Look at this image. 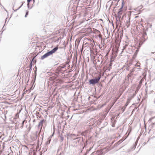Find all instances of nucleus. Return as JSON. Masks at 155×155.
I'll use <instances>...</instances> for the list:
<instances>
[{"mask_svg": "<svg viewBox=\"0 0 155 155\" xmlns=\"http://www.w3.org/2000/svg\"><path fill=\"white\" fill-rule=\"evenodd\" d=\"M39 114V112H38V113H37V114Z\"/></svg>", "mask_w": 155, "mask_h": 155, "instance_id": "obj_49", "label": "nucleus"}, {"mask_svg": "<svg viewBox=\"0 0 155 155\" xmlns=\"http://www.w3.org/2000/svg\"><path fill=\"white\" fill-rule=\"evenodd\" d=\"M51 140V138L50 137H49L47 141L46 142V143H45L47 145H48V144H49L50 143Z\"/></svg>", "mask_w": 155, "mask_h": 155, "instance_id": "obj_14", "label": "nucleus"}, {"mask_svg": "<svg viewBox=\"0 0 155 155\" xmlns=\"http://www.w3.org/2000/svg\"><path fill=\"white\" fill-rule=\"evenodd\" d=\"M135 95V94H133V96H134Z\"/></svg>", "mask_w": 155, "mask_h": 155, "instance_id": "obj_39", "label": "nucleus"}, {"mask_svg": "<svg viewBox=\"0 0 155 155\" xmlns=\"http://www.w3.org/2000/svg\"><path fill=\"white\" fill-rule=\"evenodd\" d=\"M66 63H67V64H68L69 63H68V62H67Z\"/></svg>", "mask_w": 155, "mask_h": 155, "instance_id": "obj_42", "label": "nucleus"}, {"mask_svg": "<svg viewBox=\"0 0 155 155\" xmlns=\"http://www.w3.org/2000/svg\"><path fill=\"white\" fill-rule=\"evenodd\" d=\"M36 57V56H35L34 57H33L32 59L30 60V63H31L32 64V62L33 61H34V59Z\"/></svg>", "mask_w": 155, "mask_h": 155, "instance_id": "obj_18", "label": "nucleus"}, {"mask_svg": "<svg viewBox=\"0 0 155 155\" xmlns=\"http://www.w3.org/2000/svg\"><path fill=\"white\" fill-rule=\"evenodd\" d=\"M60 138H61V142H62L64 139V137L63 136L61 135Z\"/></svg>", "mask_w": 155, "mask_h": 155, "instance_id": "obj_22", "label": "nucleus"}, {"mask_svg": "<svg viewBox=\"0 0 155 155\" xmlns=\"http://www.w3.org/2000/svg\"><path fill=\"white\" fill-rule=\"evenodd\" d=\"M45 120L44 119H42L39 123L38 125V127H39L41 126V129L42 127L43 126V124L45 122Z\"/></svg>", "mask_w": 155, "mask_h": 155, "instance_id": "obj_5", "label": "nucleus"}, {"mask_svg": "<svg viewBox=\"0 0 155 155\" xmlns=\"http://www.w3.org/2000/svg\"><path fill=\"white\" fill-rule=\"evenodd\" d=\"M122 8H120L119 9V11L117 12V15H118V18H120V16L122 14Z\"/></svg>", "mask_w": 155, "mask_h": 155, "instance_id": "obj_6", "label": "nucleus"}, {"mask_svg": "<svg viewBox=\"0 0 155 155\" xmlns=\"http://www.w3.org/2000/svg\"><path fill=\"white\" fill-rule=\"evenodd\" d=\"M38 131H36V133H35V136H36V138H37L38 137Z\"/></svg>", "mask_w": 155, "mask_h": 155, "instance_id": "obj_29", "label": "nucleus"}, {"mask_svg": "<svg viewBox=\"0 0 155 155\" xmlns=\"http://www.w3.org/2000/svg\"><path fill=\"white\" fill-rule=\"evenodd\" d=\"M124 1L123 0H122V4H121V8H123L124 6Z\"/></svg>", "mask_w": 155, "mask_h": 155, "instance_id": "obj_20", "label": "nucleus"}, {"mask_svg": "<svg viewBox=\"0 0 155 155\" xmlns=\"http://www.w3.org/2000/svg\"><path fill=\"white\" fill-rule=\"evenodd\" d=\"M101 78V76H99L98 77H96L94 78L89 80V84L92 85V86L94 85L95 84L99 82Z\"/></svg>", "mask_w": 155, "mask_h": 155, "instance_id": "obj_2", "label": "nucleus"}, {"mask_svg": "<svg viewBox=\"0 0 155 155\" xmlns=\"http://www.w3.org/2000/svg\"><path fill=\"white\" fill-rule=\"evenodd\" d=\"M32 0H27V1H28V2H30Z\"/></svg>", "mask_w": 155, "mask_h": 155, "instance_id": "obj_37", "label": "nucleus"}, {"mask_svg": "<svg viewBox=\"0 0 155 155\" xmlns=\"http://www.w3.org/2000/svg\"><path fill=\"white\" fill-rule=\"evenodd\" d=\"M123 17H124V15H123V17H122V18H121L122 19V18H123Z\"/></svg>", "mask_w": 155, "mask_h": 155, "instance_id": "obj_44", "label": "nucleus"}, {"mask_svg": "<svg viewBox=\"0 0 155 155\" xmlns=\"http://www.w3.org/2000/svg\"><path fill=\"white\" fill-rule=\"evenodd\" d=\"M136 145L134 144L133 145V146L130 149H128L127 150V152H129L130 151H133V150H134L135 149L136 147Z\"/></svg>", "mask_w": 155, "mask_h": 155, "instance_id": "obj_8", "label": "nucleus"}, {"mask_svg": "<svg viewBox=\"0 0 155 155\" xmlns=\"http://www.w3.org/2000/svg\"><path fill=\"white\" fill-rule=\"evenodd\" d=\"M84 148V147H83L82 148V149H83Z\"/></svg>", "mask_w": 155, "mask_h": 155, "instance_id": "obj_52", "label": "nucleus"}, {"mask_svg": "<svg viewBox=\"0 0 155 155\" xmlns=\"http://www.w3.org/2000/svg\"><path fill=\"white\" fill-rule=\"evenodd\" d=\"M23 5V4H22L19 7H18L17 9H15V10L14 9V5L12 9L14 10V12H16L17 10L19 9L21 7V6H22Z\"/></svg>", "mask_w": 155, "mask_h": 155, "instance_id": "obj_15", "label": "nucleus"}, {"mask_svg": "<svg viewBox=\"0 0 155 155\" xmlns=\"http://www.w3.org/2000/svg\"><path fill=\"white\" fill-rule=\"evenodd\" d=\"M34 82L33 83L34 84L35 81L36 76H37V71H34Z\"/></svg>", "mask_w": 155, "mask_h": 155, "instance_id": "obj_13", "label": "nucleus"}, {"mask_svg": "<svg viewBox=\"0 0 155 155\" xmlns=\"http://www.w3.org/2000/svg\"><path fill=\"white\" fill-rule=\"evenodd\" d=\"M147 33L145 31H144L143 32V38H144V41H145L146 40V39H145L146 36H147Z\"/></svg>", "mask_w": 155, "mask_h": 155, "instance_id": "obj_12", "label": "nucleus"}, {"mask_svg": "<svg viewBox=\"0 0 155 155\" xmlns=\"http://www.w3.org/2000/svg\"><path fill=\"white\" fill-rule=\"evenodd\" d=\"M98 37L99 38H101V39H102V36L101 34H99L98 35Z\"/></svg>", "mask_w": 155, "mask_h": 155, "instance_id": "obj_26", "label": "nucleus"}, {"mask_svg": "<svg viewBox=\"0 0 155 155\" xmlns=\"http://www.w3.org/2000/svg\"><path fill=\"white\" fill-rule=\"evenodd\" d=\"M139 137H138V138H137V140H136V141L135 142V143H134V144L136 145H137V143H138V140L139 139Z\"/></svg>", "mask_w": 155, "mask_h": 155, "instance_id": "obj_24", "label": "nucleus"}, {"mask_svg": "<svg viewBox=\"0 0 155 155\" xmlns=\"http://www.w3.org/2000/svg\"><path fill=\"white\" fill-rule=\"evenodd\" d=\"M3 28H4V27H3V28H2V29H3Z\"/></svg>", "mask_w": 155, "mask_h": 155, "instance_id": "obj_51", "label": "nucleus"}, {"mask_svg": "<svg viewBox=\"0 0 155 155\" xmlns=\"http://www.w3.org/2000/svg\"><path fill=\"white\" fill-rule=\"evenodd\" d=\"M39 114V112H38V113H37V114Z\"/></svg>", "mask_w": 155, "mask_h": 155, "instance_id": "obj_48", "label": "nucleus"}, {"mask_svg": "<svg viewBox=\"0 0 155 155\" xmlns=\"http://www.w3.org/2000/svg\"><path fill=\"white\" fill-rule=\"evenodd\" d=\"M96 31L97 32V33H100V31H99V30H96Z\"/></svg>", "mask_w": 155, "mask_h": 155, "instance_id": "obj_36", "label": "nucleus"}, {"mask_svg": "<svg viewBox=\"0 0 155 155\" xmlns=\"http://www.w3.org/2000/svg\"><path fill=\"white\" fill-rule=\"evenodd\" d=\"M54 131L53 133L52 134V135H51L49 137H50L51 138L53 136L54 134Z\"/></svg>", "mask_w": 155, "mask_h": 155, "instance_id": "obj_31", "label": "nucleus"}, {"mask_svg": "<svg viewBox=\"0 0 155 155\" xmlns=\"http://www.w3.org/2000/svg\"><path fill=\"white\" fill-rule=\"evenodd\" d=\"M35 121V120H33V122H34Z\"/></svg>", "mask_w": 155, "mask_h": 155, "instance_id": "obj_45", "label": "nucleus"}, {"mask_svg": "<svg viewBox=\"0 0 155 155\" xmlns=\"http://www.w3.org/2000/svg\"><path fill=\"white\" fill-rule=\"evenodd\" d=\"M83 50V48H82L81 50V51H82Z\"/></svg>", "mask_w": 155, "mask_h": 155, "instance_id": "obj_46", "label": "nucleus"}, {"mask_svg": "<svg viewBox=\"0 0 155 155\" xmlns=\"http://www.w3.org/2000/svg\"><path fill=\"white\" fill-rule=\"evenodd\" d=\"M27 6H28V8H29L30 9H31V8H29V3L30 2H28V1H27Z\"/></svg>", "mask_w": 155, "mask_h": 155, "instance_id": "obj_27", "label": "nucleus"}, {"mask_svg": "<svg viewBox=\"0 0 155 155\" xmlns=\"http://www.w3.org/2000/svg\"><path fill=\"white\" fill-rule=\"evenodd\" d=\"M28 13H29V11H26V13H25V17H26L28 15Z\"/></svg>", "mask_w": 155, "mask_h": 155, "instance_id": "obj_25", "label": "nucleus"}, {"mask_svg": "<svg viewBox=\"0 0 155 155\" xmlns=\"http://www.w3.org/2000/svg\"><path fill=\"white\" fill-rule=\"evenodd\" d=\"M25 120H23L22 121V124H22V125H21V127H23V125L24 124V122H25Z\"/></svg>", "mask_w": 155, "mask_h": 155, "instance_id": "obj_28", "label": "nucleus"}, {"mask_svg": "<svg viewBox=\"0 0 155 155\" xmlns=\"http://www.w3.org/2000/svg\"><path fill=\"white\" fill-rule=\"evenodd\" d=\"M107 124H108V123H107V121H104V123H103V126H102L101 127V128H103L105 127L107 125Z\"/></svg>", "mask_w": 155, "mask_h": 155, "instance_id": "obj_11", "label": "nucleus"}, {"mask_svg": "<svg viewBox=\"0 0 155 155\" xmlns=\"http://www.w3.org/2000/svg\"><path fill=\"white\" fill-rule=\"evenodd\" d=\"M99 122H100V123H101V121H99Z\"/></svg>", "mask_w": 155, "mask_h": 155, "instance_id": "obj_47", "label": "nucleus"}, {"mask_svg": "<svg viewBox=\"0 0 155 155\" xmlns=\"http://www.w3.org/2000/svg\"><path fill=\"white\" fill-rule=\"evenodd\" d=\"M138 51V50H137L136 51V52H135V55H137V52Z\"/></svg>", "mask_w": 155, "mask_h": 155, "instance_id": "obj_33", "label": "nucleus"}, {"mask_svg": "<svg viewBox=\"0 0 155 155\" xmlns=\"http://www.w3.org/2000/svg\"><path fill=\"white\" fill-rule=\"evenodd\" d=\"M92 127H91V129H92Z\"/></svg>", "mask_w": 155, "mask_h": 155, "instance_id": "obj_53", "label": "nucleus"}, {"mask_svg": "<svg viewBox=\"0 0 155 155\" xmlns=\"http://www.w3.org/2000/svg\"><path fill=\"white\" fill-rule=\"evenodd\" d=\"M5 119H6V116L5 115Z\"/></svg>", "mask_w": 155, "mask_h": 155, "instance_id": "obj_41", "label": "nucleus"}, {"mask_svg": "<svg viewBox=\"0 0 155 155\" xmlns=\"http://www.w3.org/2000/svg\"><path fill=\"white\" fill-rule=\"evenodd\" d=\"M32 64L31 63H30V64L29 65V67L30 68V69H27L26 70V71H28L29 75H30L31 72V71L32 70Z\"/></svg>", "mask_w": 155, "mask_h": 155, "instance_id": "obj_7", "label": "nucleus"}, {"mask_svg": "<svg viewBox=\"0 0 155 155\" xmlns=\"http://www.w3.org/2000/svg\"><path fill=\"white\" fill-rule=\"evenodd\" d=\"M118 5V4L117 3V4H116L115 5V7H114V8H115V7H116L117 8L118 7V6H117V5Z\"/></svg>", "mask_w": 155, "mask_h": 155, "instance_id": "obj_35", "label": "nucleus"}, {"mask_svg": "<svg viewBox=\"0 0 155 155\" xmlns=\"http://www.w3.org/2000/svg\"><path fill=\"white\" fill-rule=\"evenodd\" d=\"M139 137H138V138H137V140H136V141L135 142V143H134V144L136 145H137V143H138V140L139 139Z\"/></svg>", "mask_w": 155, "mask_h": 155, "instance_id": "obj_23", "label": "nucleus"}, {"mask_svg": "<svg viewBox=\"0 0 155 155\" xmlns=\"http://www.w3.org/2000/svg\"><path fill=\"white\" fill-rule=\"evenodd\" d=\"M125 139L122 138L119 141L117 142L115 144L119 145L122 142H123Z\"/></svg>", "mask_w": 155, "mask_h": 155, "instance_id": "obj_10", "label": "nucleus"}, {"mask_svg": "<svg viewBox=\"0 0 155 155\" xmlns=\"http://www.w3.org/2000/svg\"><path fill=\"white\" fill-rule=\"evenodd\" d=\"M35 63H36V61L35 60Z\"/></svg>", "mask_w": 155, "mask_h": 155, "instance_id": "obj_50", "label": "nucleus"}, {"mask_svg": "<svg viewBox=\"0 0 155 155\" xmlns=\"http://www.w3.org/2000/svg\"><path fill=\"white\" fill-rule=\"evenodd\" d=\"M140 69V68H137L135 67L134 68V71H138Z\"/></svg>", "mask_w": 155, "mask_h": 155, "instance_id": "obj_21", "label": "nucleus"}, {"mask_svg": "<svg viewBox=\"0 0 155 155\" xmlns=\"http://www.w3.org/2000/svg\"><path fill=\"white\" fill-rule=\"evenodd\" d=\"M3 31H2V32L1 33V35L2 34Z\"/></svg>", "mask_w": 155, "mask_h": 155, "instance_id": "obj_43", "label": "nucleus"}, {"mask_svg": "<svg viewBox=\"0 0 155 155\" xmlns=\"http://www.w3.org/2000/svg\"><path fill=\"white\" fill-rule=\"evenodd\" d=\"M134 71V68H133L132 69L130 70V72L131 73H132Z\"/></svg>", "mask_w": 155, "mask_h": 155, "instance_id": "obj_30", "label": "nucleus"}, {"mask_svg": "<svg viewBox=\"0 0 155 155\" xmlns=\"http://www.w3.org/2000/svg\"><path fill=\"white\" fill-rule=\"evenodd\" d=\"M34 69H35V70L34 71H37V68L36 67V66H35V67L34 68Z\"/></svg>", "mask_w": 155, "mask_h": 155, "instance_id": "obj_32", "label": "nucleus"}, {"mask_svg": "<svg viewBox=\"0 0 155 155\" xmlns=\"http://www.w3.org/2000/svg\"><path fill=\"white\" fill-rule=\"evenodd\" d=\"M66 67V65L65 64H62L60 65L58 68V69L59 71H60L62 69Z\"/></svg>", "mask_w": 155, "mask_h": 155, "instance_id": "obj_9", "label": "nucleus"}, {"mask_svg": "<svg viewBox=\"0 0 155 155\" xmlns=\"http://www.w3.org/2000/svg\"><path fill=\"white\" fill-rule=\"evenodd\" d=\"M40 132H40H40H39V134H38L40 135Z\"/></svg>", "mask_w": 155, "mask_h": 155, "instance_id": "obj_40", "label": "nucleus"}, {"mask_svg": "<svg viewBox=\"0 0 155 155\" xmlns=\"http://www.w3.org/2000/svg\"><path fill=\"white\" fill-rule=\"evenodd\" d=\"M135 66L137 67H140V63L139 62H137V63L135 65Z\"/></svg>", "mask_w": 155, "mask_h": 155, "instance_id": "obj_19", "label": "nucleus"}, {"mask_svg": "<svg viewBox=\"0 0 155 155\" xmlns=\"http://www.w3.org/2000/svg\"><path fill=\"white\" fill-rule=\"evenodd\" d=\"M127 18H128V20L127 21V27L128 28L130 25V17L131 16V14L130 13L128 12L127 13Z\"/></svg>", "mask_w": 155, "mask_h": 155, "instance_id": "obj_3", "label": "nucleus"}, {"mask_svg": "<svg viewBox=\"0 0 155 155\" xmlns=\"http://www.w3.org/2000/svg\"><path fill=\"white\" fill-rule=\"evenodd\" d=\"M112 64L111 63H110L109 64V67H111L112 66Z\"/></svg>", "mask_w": 155, "mask_h": 155, "instance_id": "obj_34", "label": "nucleus"}, {"mask_svg": "<svg viewBox=\"0 0 155 155\" xmlns=\"http://www.w3.org/2000/svg\"><path fill=\"white\" fill-rule=\"evenodd\" d=\"M115 16L116 17V19L117 21H120V18H121V16L120 18H118V15L117 14H115Z\"/></svg>", "mask_w": 155, "mask_h": 155, "instance_id": "obj_16", "label": "nucleus"}, {"mask_svg": "<svg viewBox=\"0 0 155 155\" xmlns=\"http://www.w3.org/2000/svg\"><path fill=\"white\" fill-rule=\"evenodd\" d=\"M128 43L127 42H125L124 46L123 47V49H125L128 46Z\"/></svg>", "mask_w": 155, "mask_h": 155, "instance_id": "obj_17", "label": "nucleus"}, {"mask_svg": "<svg viewBox=\"0 0 155 155\" xmlns=\"http://www.w3.org/2000/svg\"><path fill=\"white\" fill-rule=\"evenodd\" d=\"M155 125V123H152V126H153V125Z\"/></svg>", "mask_w": 155, "mask_h": 155, "instance_id": "obj_38", "label": "nucleus"}, {"mask_svg": "<svg viewBox=\"0 0 155 155\" xmlns=\"http://www.w3.org/2000/svg\"><path fill=\"white\" fill-rule=\"evenodd\" d=\"M58 49V48L56 46L52 50L46 52L45 54L41 56V59L43 60L45 58L48 57L49 56L52 55Z\"/></svg>", "mask_w": 155, "mask_h": 155, "instance_id": "obj_1", "label": "nucleus"}, {"mask_svg": "<svg viewBox=\"0 0 155 155\" xmlns=\"http://www.w3.org/2000/svg\"><path fill=\"white\" fill-rule=\"evenodd\" d=\"M131 100V98H130V97H129L127 99V101L126 102V104H125L124 106L122 108V112H123L126 107L129 104V103L130 102V100Z\"/></svg>", "mask_w": 155, "mask_h": 155, "instance_id": "obj_4", "label": "nucleus"}]
</instances>
